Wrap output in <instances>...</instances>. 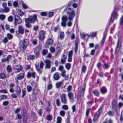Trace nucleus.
<instances>
[{
  "label": "nucleus",
  "instance_id": "nucleus-1",
  "mask_svg": "<svg viewBox=\"0 0 123 123\" xmlns=\"http://www.w3.org/2000/svg\"><path fill=\"white\" fill-rule=\"evenodd\" d=\"M70 4H68L64 11L67 12L68 15V18L70 21H71L75 15V12L73 8H70Z\"/></svg>",
  "mask_w": 123,
  "mask_h": 123
},
{
  "label": "nucleus",
  "instance_id": "nucleus-2",
  "mask_svg": "<svg viewBox=\"0 0 123 123\" xmlns=\"http://www.w3.org/2000/svg\"><path fill=\"white\" fill-rule=\"evenodd\" d=\"M37 20V16L36 14H34L33 16H29V18H25V23H34V22Z\"/></svg>",
  "mask_w": 123,
  "mask_h": 123
},
{
  "label": "nucleus",
  "instance_id": "nucleus-3",
  "mask_svg": "<svg viewBox=\"0 0 123 123\" xmlns=\"http://www.w3.org/2000/svg\"><path fill=\"white\" fill-rule=\"evenodd\" d=\"M29 43V41L28 39H26L24 40L22 42V45L21 46V47L24 49H25Z\"/></svg>",
  "mask_w": 123,
  "mask_h": 123
},
{
  "label": "nucleus",
  "instance_id": "nucleus-4",
  "mask_svg": "<svg viewBox=\"0 0 123 123\" xmlns=\"http://www.w3.org/2000/svg\"><path fill=\"white\" fill-rule=\"evenodd\" d=\"M22 22V20L21 18L18 16H15V22L14 24L15 25L17 24H20Z\"/></svg>",
  "mask_w": 123,
  "mask_h": 123
},
{
  "label": "nucleus",
  "instance_id": "nucleus-5",
  "mask_svg": "<svg viewBox=\"0 0 123 123\" xmlns=\"http://www.w3.org/2000/svg\"><path fill=\"white\" fill-rule=\"evenodd\" d=\"M24 31L23 27L21 26H19L18 27V30L16 31V33L17 35H19L20 33L21 34H24Z\"/></svg>",
  "mask_w": 123,
  "mask_h": 123
},
{
  "label": "nucleus",
  "instance_id": "nucleus-6",
  "mask_svg": "<svg viewBox=\"0 0 123 123\" xmlns=\"http://www.w3.org/2000/svg\"><path fill=\"white\" fill-rule=\"evenodd\" d=\"M117 11L116 10H115L113 12L111 16V18L110 21V23H112L113 22L115 16H117Z\"/></svg>",
  "mask_w": 123,
  "mask_h": 123
},
{
  "label": "nucleus",
  "instance_id": "nucleus-7",
  "mask_svg": "<svg viewBox=\"0 0 123 123\" xmlns=\"http://www.w3.org/2000/svg\"><path fill=\"white\" fill-rule=\"evenodd\" d=\"M45 62L46 64L45 69L50 68L51 63V62L49 60L47 59L45 60Z\"/></svg>",
  "mask_w": 123,
  "mask_h": 123
},
{
  "label": "nucleus",
  "instance_id": "nucleus-8",
  "mask_svg": "<svg viewBox=\"0 0 123 123\" xmlns=\"http://www.w3.org/2000/svg\"><path fill=\"white\" fill-rule=\"evenodd\" d=\"M45 32L43 31H41L39 33V38L40 40L42 41L44 39Z\"/></svg>",
  "mask_w": 123,
  "mask_h": 123
},
{
  "label": "nucleus",
  "instance_id": "nucleus-9",
  "mask_svg": "<svg viewBox=\"0 0 123 123\" xmlns=\"http://www.w3.org/2000/svg\"><path fill=\"white\" fill-rule=\"evenodd\" d=\"M67 21V18L65 16H63L62 18V21L61 24L62 26L65 27L66 25V22Z\"/></svg>",
  "mask_w": 123,
  "mask_h": 123
},
{
  "label": "nucleus",
  "instance_id": "nucleus-10",
  "mask_svg": "<svg viewBox=\"0 0 123 123\" xmlns=\"http://www.w3.org/2000/svg\"><path fill=\"white\" fill-rule=\"evenodd\" d=\"M44 65V64L42 62H41L40 64V68L38 66H36V68L37 70L40 73H41L42 72L41 69H40L43 68Z\"/></svg>",
  "mask_w": 123,
  "mask_h": 123
},
{
  "label": "nucleus",
  "instance_id": "nucleus-11",
  "mask_svg": "<svg viewBox=\"0 0 123 123\" xmlns=\"http://www.w3.org/2000/svg\"><path fill=\"white\" fill-rule=\"evenodd\" d=\"M102 108V107H100L98 111L97 112L94 118V121H96L97 118L98 117Z\"/></svg>",
  "mask_w": 123,
  "mask_h": 123
},
{
  "label": "nucleus",
  "instance_id": "nucleus-12",
  "mask_svg": "<svg viewBox=\"0 0 123 123\" xmlns=\"http://www.w3.org/2000/svg\"><path fill=\"white\" fill-rule=\"evenodd\" d=\"M15 73H17L20 72L22 69V67L20 65H17L15 66Z\"/></svg>",
  "mask_w": 123,
  "mask_h": 123
},
{
  "label": "nucleus",
  "instance_id": "nucleus-13",
  "mask_svg": "<svg viewBox=\"0 0 123 123\" xmlns=\"http://www.w3.org/2000/svg\"><path fill=\"white\" fill-rule=\"evenodd\" d=\"M10 10L9 8L6 7L4 8V9L2 8L0 10V12L2 13H7Z\"/></svg>",
  "mask_w": 123,
  "mask_h": 123
},
{
  "label": "nucleus",
  "instance_id": "nucleus-14",
  "mask_svg": "<svg viewBox=\"0 0 123 123\" xmlns=\"http://www.w3.org/2000/svg\"><path fill=\"white\" fill-rule=\"evenodd\" d=\"M61 101L62 103L65 104L66 103V99L65 98V95L63 94L61 96Z\"/></svg>",
  "mask_w": 123,
  "mask_h": 123
},
{
  "label": "nucleus",
  "instance_id": "nucleus-15",
  "mask_svg": "<svg viewBox=\"0 0 123 123\" xmlns=\"http://www.w3.org/2000/svg\"><path fill=\"white\" fill-rule=\"evenodd\" d=\"M112 107L113 109H114L117 113V110L116 109L117 107V105L116 101L114 100L112 102Z\"/></svg>",
  "mask_w": 123,
  "mask_h": 123
},
{
  "label": "nucleus",
  "instance_id": "nucleus-16",
  "mask_svg": "<svg viewBox=\"0 0 123 123\" xmlns=\"http://www.w3.org/2000/svg\"><path fill=\"white\" fill-rule=\"evenodd\" d=\"M60 76L57 72L55 73L53 76V78L54 79L56 80H58L60 78Z\"/></svg>",
  "mask_w": 123,
  "mask_h": 123
},
{
  "label": "nucleus",
  "instance_id": "nucleus-17",
  "mask_svg": "<svg viewBox=\"0 0 123 123\" xmlns=\"http://www.w3.org/2000/svg\"><path fill=\"white\" fill-rule=\"evenodd\" d=\"M107 33L106 31L105 32V33H104V36L103 37V39L102 40L101 43V45L103 46L105 41V39L106 38V35H107Z\"/></svg>",
  "mask_w": 123,
  "mask_h": 123
},
{
  "label": "nucleus",
  "instance_id": "nucleus-18",
  "mask_svg": "<svg viewBox=\"0 0 123 123\" xmlns=\"http://www.w3.org/2000/svg\"><path fill=\"white\" fill-rule=\"evenodd\" d=\"M35 75V73L33 72H32V73L29 72L27 74V77L29 78L31 77H32L34 78Z\"/></svg>",
  "mask_w": 123,
  "mask_h": 123
},
{
  "label": "nucleus",
  "instance_id": "nucleus-19",
  "mask_svg": "<svg viewBox=\"0 0 123 123\" xmlns=\"http://www.w3.org/2000/svg\"><path fill=\"white\" fill-rule=\"evenodd\" d=\"M67 57L66 56L63 55L62 56V57L61 62L62 63L64 64L65 63V62L66 60Z\"/></svg>",
  "mask_w": 123,
  "mask_h": 123
},
{
  "label": "nucleus",
  "instance_id": "nucleus-20",
  "mask_svg": "<svg viewBox=\"0 0 123 123\" xmlns=\"http://www.w3.org/2000/svg\"><path fill=\"white\" fill-rule=\"evenodd\" d=\"M100 91L101 93L104 94L106 92L107 90L105 87H103L101 88Z\"/></svg>",
  "mask_w": 123,
  "mask_h": 123
},
{
  "label": "nucleus",
  "instance_id": "nucleus-21",
  "mask_svg": "<svg viewBox=\"0 0 123 123\" xmlns=\"http://www.w3.org/2000/svg\"><path fill=\"white\" fill-rule=\"evenodd\" d=\"M96 34L97 32H91L89 35V37L90 36L92 38H93L95 37Z\"/></svg>",
  "mask_w": 123,
  "mask_h": 123
},
{
  "label": "nucleus",
  "instance_id": "nucleus-22",
  "mask_svg": "<svg viewBox=\"0 0 123 123\" xmlns=\"http://www.w3.org/2000/svg\"><path fill=\"white\" fill-rule=\"evenodd\" d=\"M81 36L82 39H84L86 37H89V35L84 33L81 34Z\"/></svg>",
  "mask_w": 123,
  "mask_h": 123
},
{
  "label": "nucleus",
  "instance_id": "nucleus-23",
  "mask_svg": "<svg viewBox=\"0 0 123 123\" xmlns=\"http://www.w3.org/2000/svg\"><path fill=\"white\" fill-rule=\"evenodd\" d=\"M48 106L47 109L46 111H49L51 110L52 107L50 105V103L49 101H48Z\"/></svg>",
  "mask_w": 123,
  "mask_h": 123
},
{
  "label": "nucleus",
  "instance_id": "nucleus-24",
  "mask_svg": "<svg viewBox=\"0 0 123 123\" xmlns=\"http://www.w3.org/2000/svg\"><path fill=\"white\" fill-rule=\"evenodd\" d=\"M79 40L77 38L76 40L75 41V52L78 49V43Z\"/></svg>",
  "mask_w": 123,
  "mask_h": 123
},
{
  "label": "nucleus",
  "instance_id": "nucleus-25",
  "mask_svg": "<svg viewBox=\"0 0 123 123\" xmlns=\"http://www.w3.org/2000/svg\"><path fill=\"white\" fill-rule=\"evenodd\" d=\"M24 77V74L23 73L20 74L19 75L17 76V78L19 80H20L23 78Z\"/></svg>",
  "mask_w": 123,
  "mask_h": 123
},
{
  "label": "nucleus",
  "instance_id": "nucleus-26",
  "mask_svg": "<svg viewBox=\"0 0 123 123\" xmlns=\"http://www.w3.org/2000/svg\"><path fill=\"white\" fill-rule=\"evenodd\" d=\"M35 58V56L33 55H31L28 56L27 59L29 60H33Z\"/></svg>",
  "mask_w": 123,
  "mask_h": 123
},
{
  "label": "nucleus",
  "instance_id": "nucleus-27",
  "mask_svg": "<svg viewBox=\"0 0 123 123\" xmlns=\"http://www.w3.org/2000/svg\"><path fill=\"white\" fill-rule=\"evenodd\" d=\"M17 12L18 14L20 16H22L24 14L23 12L20 9L18 10Z\"/></svg>",
  "mask_w": 123,
  "mask_h": 123
},
{
  "label": "nucleus",
  "instance_id": "nucleus-28",
  "mask_svg": "<svg viewBox=\"0 0 123 123\" xmlns=\"http://www.w3.org/2000/svg\"><path fill=\"white\" fill-rule=\"evenodd\" d=\"M17 89L16 92L18 94H19L21 92V90L20 87L18 85L17 86Z\"/></svg>",
  "mask_w": 123,
  "mask_h": 123
},
{
  "label": "nucleus",
  "instance_id": "nucleus-29",
  "mask_svg": "<svg viewBox=\"0 0 123 123\" xmlns=\"http://www.w3.org/2000/svg\"><path fill=\"white\" fill-rule=\"evenodd\" d=\"M7 36L9 40H11L13 38V35L10 33L7 34Z\"/></svg>",
  "mask_w": 123,
  "mask_h": 123
},
{
  "label": "nucleus",
  "instance_id": "nucleus-30",
  "mask_svg": "<svg viewBox=\"0 0 123 123\" xmlns=\"http://www.w3.org/2000/svg\"><path fill=\"white\" fill-rule=\"evenodd\" d=\"M62 118L60 117H58L57 118V121L56 123H61L62 121Z\"/></svg>",
  "mask_w": 123,
  "mask_h": 123
},
{
  "label": "nucleus",
  "instance_id": "nucleus-31",
  "mask_svg": "<svg viewBox=\"0 0 123 123\" xmlns=\"http://www.w3.org/2000/svg\"><path fill=\"white\" fill-rule=\"evenodd\" d=\"M47 43L50 45L52 44L53 43V40L51 39H49L47 41Z\"/></svg>",
  "mask_w": 123,
  "mask_h": 123
},
{
  "label": "nucleus",
  "instance_id": "nucleus-32",
  "mask_svg": "<svg viewBox=\"0 0 123 123\" xmlns=\"http://www.w3.org/2000/svg\"><path fill=\"white\" fill-rule=\"evenodd\" d=\"M65 67L67 69L69 70L70 69L71 67V64H70L68 63L65 64Z\"/></svg>",
  "mask_w": 123,
  "mask_h": 123
},
{
  "label": "nucleus",
  "instance_id": "nucleus-33",
  "mask_svg": "<svg viewBox=\"0 0 123 123\" xmlns=\"http://www.w3.org/2000/svg\"><path fill=\"white\" fill-rule=\"evenodd\" d=\"M48 53V50L47 49L43 50L42 52V54L43 55H45Z\"/></svg>",
  "mask_w": 123,
  "mask_h": 123
},
{
  "label": "nucleus",
  "instance_id": "nucleus-34",
  "mask_svg": "<svg viewBox=\"0 0 123 123\" xmlns=\"http://www.w3.org/2000/svg\"><path fill=\"white\" fill-rule=\"evenodd\" d=\"M93 92L95 95L97 96H98L99 95V93L98 90H94L93 91Z\"/></svg>",
  "mask_w": 123,
  "mask_h": 123
},
{
  "label": "nucleus",
  "instance_id": "nucleus-35",
  "mask_svg": "<svg viewBox=\"0 0 123 123\" xmlns=\"http://www.w3.org/2000/svg\"><path fill=\"white\" fill-rule=\"evenodd\" d=\"M63 83L62 81L59 82L56 84V86L57 88H58L60 87L61 85Z\"/></svg>",
  "mask_w": 123,
  "mask_h": 123
},
{
  "label": "nucleus",
  "instance_id": "nucleus-36",
  "mask_svg": "<svg viewBox=\"0 0 123 123\" xmlns=\"http://www.w3.org/2000/svg\"><path fill=\"white\" fill-rule=\"evenodd\" d=\"M68 96L70 99H72L73 98V94L71 92H69L68 94Z\"/></svg>",
  "mask_w": 123,
  "mask_h": 123
},
{
  "label": "nucleus",
  "instance_id": "nucleus-37",
  "mask_svg": "<svg viewBox=\"0 0 123 123\" xmlns=\"http://www.w3.org/2000/svg\"><path fill=\"white\" fill-rule=\"evenodd\" d=\"M22 97H23L25 95L26 93V90L25 88H24L22 90Z\"/></svg>",
  "mask_w": 123,
  "mask_h": 123
},
{
  "label": "nucleus",
  "instance_id": "nucleus-38",
  "mask_svg": "<svg viewBox=\"0 0 123 123\" xmlns=\"http://www.w3.org/2000/svg\"><path fill=\"white\" fill-rule=\"evenodd\" d=\"M22 6L25 9H26L28 8V6L25 4L22 3Z\"/></svg>",
  "mask_w": 123,
  "mask_h": 123
},
{
  "label": "nucleus",
  "instance_id": "nucleus-39",
  "mask_svg": "<svg viewBox=\"0 0 123 123\" xmlns=\"http://www.w3.org/2000/svg\"><path fill=\"white\" fill-rule=\"evenodd\" d=\"M27 91L28 92L31 91L32 90V88L29 85L27 86Z\"/></svg>",
  "mask_w": 123,
  "mask_h": 123
},
{
  "label": "nucleus",
  "instance_id": "nucleus-40",
  "mask_svg": "<svg viewBox=\"0 0 123 123\" xmlns=\"http://www.w3.org/2000/svg\"><path fill=\"white\" fill-rule=\"evenodd\" d=\"M47 119L48 120H51L52 119V116L50 115H48L46 117Z\"/></svg>",
  "mask_w": 123,
  "mask_h": 123
},
{
  "label": "nucleus",
  "instance_id": "nucleus-41",
  "mask_svg": "<svg viewBox=\"0 0 123 123\" xmlns=\"http://www.w3.org/2000/svg\"><path fill=\"white\" fill-rule=\"evenodd\" d=\"M25 26L27 27L28 28H30L31 27V25L30 23H26Z\"/></svg>",
  "mask_w": 123,
  "mask_h": 123
},
{
  "label": "nucleus",
  "instance_id": "nucleus-42",
  "mask_svg": "<svg viewBox=\"0 0 123 123\" xmlns=\"http://www.w3.org/2000/svg\"><path fill=\"white\" fill-rule=\"evenodd\" d=\"M16 117L17 119H20L22 118V116L20 114H17L16 115Z\"/></svg>",
  "mask_w": 123,
  "mask_h": 123
},
{
  "label": "nucleus",
  "instance_id": "nucleus-43",
  "mask_svg": "<svg viewBox=\"0 0 123 123\" xmlns=\"http://www.w3.org/2000/svg\"><path fill=\"white\" fill-rule=\"evenodd\" d=\"M60 115L62 116H64L65 115V112L63 111H61L60 112Z\"/></svg>",
  "mask_w": 123,
  "mask_h": 123
},
{
  "label": "nucleus",
  "instance_id": "nucleus-44",
  "mask_svg": "<svg viewBox=\"0 0 123 123\" xmlns=\"http://www.w3.org/2000/svg\"><path fill=\"white\" fill-rule=\"evenodd\" d=\"M7 71L8 72H10L12 70V69L10 65H8L7 66Z\"/></svg>",
  "mask_w": 123,
  "mask_h": 123
},
{
  "label": "nucleus",
  "instance_id": "nucleus-45",
  "mask_svg": "<svg viewBox=\"0 0 123 123\" xmlns=\"http://www.w3.org/2000/svg\"><path fill=\"white\" fill-rule=\"evenodd\" d=\"M64 37V34L63 32H62L60 34V38L61 39L63 38Z\"/></svg>",
  "mask_w": 123,
  "mask_h": 123
},
{
  "label": "nucleus",
  "instance_id": "nucleus-46",
  "mask_svg": "<svg viewBox=\"0 0 123 123\" xmlns=\"http://www.w3.org/2000/svg\"><path fill=\"white\" fill-rule=\"evenodd\" d=\"M62 108L63 109L67 110L68 109V107L66 105H64L62 106Z\"/></svg>",
  "mask_w": 123,
  "mask_h": 123
},
{
  "label": "nucleus",
  "instance_id": "nucleus-47",
  "mask_svg": "<svg viewBox=\"0 0 123 123\" xmlns=\"http://www.w3.org/2000/svg\"><path fill=\"white\" fill-rule=\"evenodd\" d=\"M123 24V15L121 17L120 19V24L122 25Z\"/></svg>",
  "mask_w": 123,
  "mask_h": 123
},
{
  "label": "nucleus",
  "instance_id": "nucleus-48",
  "mask_svg": "<svg viewBox=\"0 0 123 123\" xmlns=\"http://www.w3.org/2000/svg\"><path fill=\"white\" fill-rule=\"evenodd\" d=\"M5 16L3 15H0V19L2 20H4L5 18Z\"/></svg>",
  "mask_w": 123,
  "mask_h": 123
},
{
  "label": "nucleus",
  "instance_id": "nucleus-49",
  "mask_svg": "<svg viewBox=\"0 0 123 123\" xmlns=\"http://www.w3.org/2000/svg\"><path fill=\"white\" fill-rule=\"evenodd\" d=\"M50 50L51 52L53 53L55 51V49L53 47H51L50 49Z\"/></svg>",
  "mask_w": 123,
  "mask_h": 123
},
{
  "label": "nucleus",
  "instance_id": "nucleus-50",
  "mask_svg": "<svg viewBox=\"0 0 123 123\" xmlns=\"http://www.w3.org/2000/svg\"><path fill=\"white\" fill-rule=\"evenodd\" d=\"M13 19V18L12 16H9L8 18V20L9 21L11 22L12 21Z\"/></svg>",
  "mask_w": 123,
  "mask_h": 123
},
{
  "label": "nucleus",
  "instance_id": "nucleus-51",
  "mask_svg": "<svg viewBox=\"0 0 123 123\" xmlns=\"http://www.w3.org/2000/svg\"><path fill=\"white\" fill-rule=\"evenodd\" d=\"M56 104L58 106H59L60 105V103L59 100V99H57L56 100Z\"/></svg>",
  "mask_w": 123,
  "mask_h": 123
},
{
  "label": "nucleus",
  "instance_id": "nucleus-52",
  "mask_svg": "<svg viewBox=\"0 0 123 123\" xmlns=\"http://www.w3.org/2000/svg\"><path fill=\"white\" fill-rule=\"evenodd\" d=\"M0 77L1 78L4 79L5 78V75L4 74L1 73L0 74Z\"/></svg>",
  "mask_w": 123,
  "mask_h": 123
},
{
  "label": "nucleus",
  "instance_id": "nucleus-53",
  "mask_svg": "<svg viewBox=\"0 0 123 123\" xmlns=\"http://www.w3.org/2000/svg\"><path fill=\"white\" fill-rule=\"evenodd\" d=\"M47 14V13L46 12H43L41 13V15L43 16H45Z\"/></svg>",
  "mask_w": 123,
  "mask_h": 123
},
{
  "label": "nucleus",
  "instance_id": "nucleus-54",
  "mask_svg": "<svg viewBox=\"0 0 123 123\" xmlns=\"http://www.w3.org/2000/svg\"><path fill=\"white\" fill-rule=\"evenodd\" d=\"M13 6L15 7H17L18 5V2L16 1H14L13 4Z\"/></svg>",
  "mask_w": 123,
  "mask_h": 123
},
{
  "label": "nucleus",
  "instance_id": "nucleus-55",
  "mask_svg": "<svg viewBox=\"0 0 123 123\" xmlns=\"http://www.w3.org/2000/svg\"><path fill=\"white\" fill-rule=\"evenodd\" d=\"M7 92V91L5 90H0V93H6Z\"/></svg>",
  "mask_w": 123,
  "mask_h": 123
},
{
  "label": "nucleus",
  "instance_id": "nucleus-56",
  "mask_svg": "<svg viewBox=\"0 0 123 123\" xmlns=\"http://www.w3.org/2000/svg\"><path fill=\"white\" fill-rule=\"evenodd\" d=\"M1 99L3 100L6 99L7 98V97L5 95H2L1 96Z\"/></svg>",
  "mask_w": 123,
  "mask_h": 123
},
{
  "label": "nucleus",
  "instance_id": "nucleus-57",
  "mask_svg": "<svg viewBox=\"0 0 123 123\" xmlns=\"http://www.w3.org/2000/svg\"><path fill=\"white\" fill-rule=\"evenodd\" d=\"M86 67L84 66H83L82 68V72H85L86 70Z\"/></svg>",
  "mask_w": 123,
  "mask_h": 123
},
{
  "label": "nucleus",
  "instance_id": "nucleus-58",
  "mask_svg": "<svg viewBox=\"0 0 123 123\" xmlns=\"http://www.w3.org/2000/svg\"><path fill=\"white\" fill-rule=\"evenodd\" d=\"M9 101H4L3 103V105H6L8 104Z\"/></svg>",
  "mask_w": 123,
  "mask_h": 123
},
{
  "label": "nucleus",
  "instance_id": "nucleus-59",
  "mask_svg": "<svg viewBox=\"0 0 123 123\" xmlns=\"http://www.w3.org/2000/svg\"><path fill=\"white\" fill-rule=\"evenodd\" d=\"M53 15V12H49L48 13V16L49 17H51Z\"/></svg>",
  "mask_w": 123,
  "mask_h": 123
},
{
  "label": "nucleus",
  "instance_id": "nucleus-60",
  "mask_svg": "<svg viewBox=\"0 0 123 123\" xmlns=\"http://www.w3.org/2000/svg\"><path fill=\"white\" fill-rule=\"evenodd\" d=\"M62 71V76L63 77H64L65 76V71L64 70H63Z\"/></svg>",
  "mask_w": 123,
  "mask_h": 123
},
{
  "label": "nucleus",
  "instance_id": "nucleus-61",
  "mask_svg": "<svg viewBox=\"0 0 123 123\" xmlns=\"http://www.w3.org/2000/svg\"><path fill=\"white\" fill-rule=\"evenodd\" d=\"M8 6H12V1H8Z\"/></svg>",
  "mask_w": 123,
  "mask_h": 123
},
{
  "label": "nucleus",
  "instance_id": "nucleus-62",
  "mask_svg": "<svg viewBox=\"0 0 123 123\" xmlns=\"http://www.w3.org/2000/svg\"><path fill=\"white\" fill-rule=\"evenodd\" d=\"M103 67L104 69H106L108 68L109 66L108 64H104Z\"/></svg>",
  "mask_w": 123,
  "mask_h": 123
},
{
  "label": "nucleus",
  "instance_id": "nucleus-63",
  "mask_svg": "<svg viewBox=\"0 0 123 123\" xmlns=\"http://www.w3.org/2000/svg\"><path fill=\"white\" fill-rule=\"evenodd\" d=\"M52 87V86L51 84L50 83H49L48 86V89H50Z\"/></svg>",
  "mask_w": 123,
  "mask_h": 123
},
{
  "label": "nucleus",
  "instance_id": "nucleus-64",
  "mask_svg": "<svg viewBox=\"0 0 123 123\" xmlns=\"http://www.w3.org/2000/svg\"><path fill=\"white\" fill-rule=\"evenodd\" d=\"M95 49H93L92 50L90 54L92 55H93L95 52Z\"/></svg>",
  "mask_w": 123,
  "mask_h": 123
}]
</instances>
